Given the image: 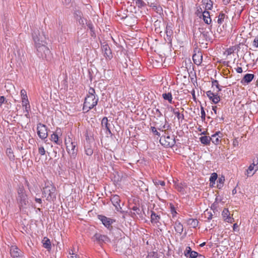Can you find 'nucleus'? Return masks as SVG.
Masks as SVG:
<instances>
[{"label":"nucleus","mask_w":258,"mask_h":258,"mask_svg":"<svg viewBox=\"0 0 258 258\" xmlns=\"http://www.w3.org/2000/svg\"><path fill=\"white\" fill-rule=\"evenodd\" d=\"M98 100L99 98L96 94L95 89L93 88L90 87L85 97L83 110L86 112H88L96 106Z\"/></svg>","instance_id":"obj_1"},{"label":"nucleus","mask_w":258,"mask_h":258,"mask_svg":"<svg viewBox=\"0 0 258 258\" xmlns=\"http://www.w3.org/2000/svg\"><path fill=\"white\" fill-rule=\"evenodd\" d=\"M17 201L20 210L26 209L29 205L28 196L23 185L19 186L17 190Z\"/></svg>","instance_id":"obj_2"},{"label":"nucleus","mask_w":258,"mask_h":258,"mask_svg":"<svg viewBox=\"0 0 258 258\" xmlns=\"http://www.w3.org/2000/svg\"><path fill=\"white\" fill-rule=\"evenodd\" d=\"M42 195L48 201H53L56 199V188L51 182H45L42 189Z\"/></svg>","instance_id":"obj_3"},{"label":"nucleus","mask_w":258,"mask_h":258,"mask_svg":"<svg viewBox=\"0 0 258 258\" xmlns=\"http://www.w3.org/2000/svg\"><path fill=\"white\" fill-rule=\"evenodd\" d=\"M46 45L47 44H42L35 46V47L36 48V53L38 56L42 59L47 60L50 58L51 53Z\"/></svg>","instance_id":"obj_4"},{"label":"nucleus","mask_w":258,"mask_h":258,"mask_svg":"<svg viewBox=\"0 0 258 258\" xmlns=\"http://www.w3.org/2000/svg\"><path fill=\"white\" fill-rule=\"evenodd\" d=\"M33 39L35 46H38L42 44H47L46 36L43 31L37 30L32 34Z\"/></svg>","instance_id":"obj_5"},{"label":"nucleus","mask_w":258,"mask_h":258,"mask_svg":"<svg viewBox=\"0 0 258 258\" xmlns=\"http://www.w3.org/2000/svg\"><path fill=\"white\" fill-rule=\"evenodd\" d=\"M92 239L93 241L96 242L99 244H102L103 243H106L109 241L108 237L104 235H102L99 233H96L92 237Z\"/></svg>","instance_id":"obj_6"},{"label":"nucleus","mask_w":258,"mask_h":258,"mask_svg":"<svg viewBox=\"0 0 258 258\" xmlns=\"http://www.w3.org/2000/svg\"><path fill=\"white\" fill-rule=\"evenodd\" d=\"M101 49L104 56L107 59H111L112 58V54L111 49L106 42H104L101 44Z\"/></svg>","instance_id":"obj_7"},{"label":"nucleus","mask_w":258,"mask_h":258,"mask_svg":"<svg viewBox=\"0 0 258 258\" xmlns=\"http://www.w3.org/2000/svg\"><path fill=\"white\" fill-rule=\"evenodd\" d=\"M10 253L13 258H23V252L16 245L11 247Z\"/></svg>","instance_id":"obj_8"},{"label":"nucleus","mask_w":258,"mask_h":258,"mask_svg":"<svg viewBox=\"0 0 258 258\" xmlns=\"http://www.w3.org/2000/svg\"><path fill=\"white\" fill-rule=\"evenodd\" d=\"M37 134L41 139H45L47 137L46 126L42 123H38L37 124Z\"/></svg>","instance_id":"obj_9"},{"label":"nucleus","mask_w":258,"mask_h":258,"mask_svg":"<svg viewBox=\"0 0 258 258\" xmlns=\"http://www.w3.org/2000/svg\"><path fill=\"white\" fill-rule=\"evenodd\" d=\"M62 136L61 130L60 128H57L55 132L51 135V140L54 143L60 144V138Z\"/></svg>","instance_id":"obj_10"},{"label":"nucleus","mask_w":258,"mask_h":258,"mask_svg":"<svg viewBox=\"0 0 258 258\" xmlns=\"http://www.w3.org/2000/svg\"><path fill=\"white\" fill-rule=\"evenodd\" d=\"M154 124L157 126V129L159 131L162 132L168 130L170 128V126L167 123L166 119H165L164 123L161 121H160V122L157 121L154 122Z\"/></svg>","instance_id":"obj_11"},{"label":"nucleus","mask_w":258,"mask_h":258,"mask_svg":"<svg viewBox=\"0 0 258 258\" xmlns=\"http://www.w3.org/2000/svg\"><path fill=\"white\" fill-rule=\"evenodd\" d=\"M98 219L102 222V224L108 228L114 222V220L103 215H98Z\"/></svg>","instance_id":"obj_12"},{"label":"nucleus","mask_w":258,"mask_h":258,"mask_svg":"<svg viewBox=\"0 0 258 258\" xmlns=\"http://www.w3.org/2000/svg\"><path fill=\"white\" fill-rule=\"evenodd\" d=\"M101 125L103 128L106 130L107 135L112 134L110 131V124L108 122V118L106 117H104L102 119Z\"/></svg>","instance_id":"obj_13"},{"label":"nucleus","mask_w":258,"mask_h":258,"mask_svg":"<svg viewBox=\"0 0 258 258\" xmlns=\"http://www.w3.org/2000/svg\"><path fill=\"white\" fill-rule=\"evenodd\" d=\"M161 220V216L160 214L156 213L154 211H151V222L152 224H156L158 223L161 224L160 221Z\"/></svg>","instance_id":"obj_14"},{"label":"nucleus","mask_w":258,"mask_h":258,"mask_svg":"<svg viewBox=\"0 0 258 258\" xmlns=\"http://www.w3.org/2000/svg\"><path fill=\"white\" fill-rule=\"evenodd\" d=\"M222 133L220 132H217L215 134L212 135L210 137V141H211L212 143L215 145H218L219 144L220 139L222 138Z\"/></svg>","instance_id":"obj_15"},{"label":"nucleus","mask_w":258,"mask_h":258,"mask_svg":"<svg viewBox=\"0 0 258 258\" xmlns=\"http://www.w3.org/2000/svg\"><path fill=\"white\" fill-rule=\"evenodd\" d=\"M206 94L208 98H211V95H212V97H214L213 102L215 104L218 103L220 101V96L218 95L217 93H213L211 91H208L206 92Z\"/></svg>","instance_id":"obj_16"},{"label":"nucleus","mask_w":258,"mask_h":258,"mask_svg":"<svg viewBox=\"0 0 258 258\" xmlns=\"http://www.w3.org/2000/svg\"><path fill=\"white\" fill-rule=\"evenodd\" d=\"M258 164V159H254L253 160V163L251 164L248 167V169L246 170L245 173L247 176L252 175L254 172L251 173V172L254 170V168Z\"/></svg>","instance_id":"obj_17"},{"label":"nucleus","mask_w":258,"mask_h":258,"mask_svg":"<svg viewBox=\"0 0 258 258\" xmlns=\"http://www.w3.org/2000/svg\"><path fill=\"white\" fill-rule=\"evenodd\" d=\"M254 75L251 74H247L242 78L241 81V83L242 84H248L254 78Z\"/></svg>","instance_id":"obj_18"},{"label":"nucleus","mask_w":258,"mask_h":258,"mask_svg":"<svg viewBox=\"0 0 258 258\" xmlns=\"http://www.w3.org/2000/svg\"><path fill=\"white\" fill-rule=\"evenodd\" d=\"M111 201L112 204L115 207L116 209L118 210V208H121L119 203H120V198L119 197L116 195H113L111 198Z\"/></svg>","instance_id":"obj_19"},{"label":"nucleus","mask_w":258,"mask_h":258,"mask_svg":"<svg viewBox=\"0 0 258 258\" xmlns=\"http://www.w3.org/2000/svg\"><path fill=\"white\" fill-rule=\"evenodd\" d=\"M203 19L204 22L207 24H210L212 22V20L210 17V13L207 11H204L202 14Z\"/></svg>","instance_id":"obj_20"},{"label":"nucleus","mask_w":258,"mask_h":258,"mask_svg":"<svg viewBox=\"0 0 258 258\" xmlns=\"http://www.w3.org/2000/svg\"><path fill=\"white\" fill-rule=\"evenodd\" d=\"M202 54L201 52L195 54L192 56V59L195 62L197 65H200L202 62Z\"/></svg>","instance_id":"obj_21"},{"label":"nucleus","mask_w":258,"mask_h":258,"mask_svg":"<svg viewBox=\"0 0 258 258\" xmlns=\"http://www.w3.org/2000/svg\"><path fill=\"white\" fill-rule=\"evenodd\" d=\"M21 96H22L23 106H24V105L29 104V102L27 98V96L26 91L25 90H22L21 91Z\"/></svg>","instance_id":"obj_22"},{"label":"nucleus","mask_w":258,"mask_h":258,"mask_svg":"<svg viewBox=\"0 0 258 258\" xmlns=\"http://www.w3.org/2000/svg\"><path fill=\"white\" fill-rule=\"evenodd\" d=\"M174 229L177 233L181 234L183 232V228L181 223L179 221H176L174 224Z\"/></svg>","instance_id":"obj_23"},{"label":"nucleus","mask_w":258,"mask_h":258,"mask_svg":"<svg viewBox=\"0 0 258 258\" xmlns=\"http://www.w3.org/2000/svg\"><path fill=\"white\" fill-rule=\"evenodd\" d=\"M171 111L176 115V116L177 117V118H178V120L181 119V120H182L184 119L183 114H180L178 111V108L174 109L172 107Z\"/></svg>","instance_id":"obj_24"},{"label":"nucleus","mask_w":258,"mask_h":258,"mask_svg":"<svg viewBox=\"0 0 258 258\" xmlns=\"http://www.w3.org/2000/svg\"><path fill=\"white\" fill-rule=\"evenodd\" d=\"M226 15L223 12H221L218 16L216 17L215 18L217 19V22L219 25L222 24L224 21V19L225 18Z\"/></svg>","instance_id":"obj_25"},{"label":"nucleus","mask_w":258,"mask_h":258,"mask_svg":"<svg viewBox=\"0 0 258 258\" xmlns=\"http://www.w3.org/2000/svg\"><path fill=\"white\" fill-rule=\"evenodd\" d=\"M43 246L48 250L51 249L50 241L47 237H44L43 240Z\"/></svg>","instance_id":"obj_26"},{"label":"nucleus","mask_w":258,"mask_h":258,"mask_svg":"<svg viewBox=\"0 0 258 258\" xmlns=\"http://www.w3.org/2000/svg\"><path fill=\"white\" fill-rule=\"evenodd\" d=\"M162 97L164 100H168L170 103H172V96L171 93H163Z\"/></svg>","instance_id":"obj_27"},{"label":"nucleus","mask_w":258,"mask_h":258,"mask_svg":"<svg viewBox=\"0 0 258 258\" xmlns=\"http://www.w3.org/2000/svg\"><path fill=\"white\" fill-rule=\"evenodd\" d=\"M203 4L205 5L206 10H211L213 7V2L211 0H203Z\"/></svg>","instance_id":"obj_28"},{"label":"nucleus","mask_w":258,"mask_h":258,"mask_svg":"<svg viewBox=\"0 0 258 258\" xmlns=\"http://www.w3.org/2000/svg\"><path fill=\"white\" fill-rule=\"evenodd\" d=\"M6 153L10 160H14L15 156L14 155L13 150L11 147L7 148Z\"/></svg>","instance_id":"obj_29"},{"label":"nucleus","mask_w":258,"mask_h":258,"mask_svg":"<svg viewBox=\"0 0 258 258\" xmlns=\"http://www.w3.org/2000/svg\"><path fill=\"white\" fill-rule=\"evenodd\" d=\"M188 224L193 228H196L198 225V221L197 219H189L187 221Z\"/></svg>","instance_id":"obj_30"},{"label":"nucleus","mask_w":258,"mask_h":258,"mask_svg":"<svg viewBox=\"0 0 258 258\" xmlns=\"http://www.w3.org/2000/svg\"><path fill=\"white\" fill-rule=\"evenodd\" d=\"M173 151L177 154H181V150L183 149V146H169Z\"/></svg>","instance_id":"obj_31"},{"label":"nucleus","mask_w":258,"mask_h":258,"mask_svg":"<svg viewBox=\"0 0 258 258\" xmlns=\"http://www.w3.org/2000/svg\"><path fill=\"white\" fill-rule=\"evenodd\" d=\"M201 143L203 144H209L210 142V137L208 136H202L200 138Z\"/></svg>","instance_id":"obj_32"},{"label":"nucleus","mask_w":258,"mask_h":258,"mask_svg":"<svg viewBox=\"0 0 258 258\" xmlns=\"http://www.w3.org/2000/svg\"><path fill=\"white\" fill-rule=\"evenodd\" d=\"M224 180L225 178L223 176L219 178L218 179L217 186L219 189H221L223 187Z\"/></svg>","instance_id":"obj_33"},{"label":"nucleus","mask_w":258,"mask_h":258,"mask_svg":"<svg viewBox=\"0 0 258 258\" xmlns=\"http://www.w3.org/2000/svg\"><path fill=\"white\" fill-rule=\"evenodd\" d=\"M132 209L134 211V214L136 215H138L139 216L141 215L142 214V210L140 209L139 207H138L137 206H134L133 207Z\"/></svg>","instance_id":"obj_34"},{"label":"nucleus","mask_w":258,"mask_h":258,"mask_svg":"<svg viewBox=\"0 0 258 258\" xmlns=\"http://www.w3.org/2000/svg\"><path fill=\"white\" fill-rule=\"evenodd\" d=\"M67 150L69 154L75 155L76 153L75 147L76 146H66Z\"/></svg>","instance_id":"obj_35"},{"label":"nucleus","mask_w":258,"mask_h":258,"mask_svg":"<svg viewBox=\"0 0 258 258\" xmlns=\"http://www.w3.org/2000/svg\"><path fill=\"white\" fill-rule=\"evenodd\" d=\"M212 85L213 88H214V87H215L218 89L217 92H219V91H221L222 89H221V88L219 84L218 81L217 80H214L212 81Z\"/></svg>","instance_id":"obj_36"},{"label":"nucleus","mask_w":258,"mask_h":258,"mask_svg":"<svg viewBox=\"0 0 258 258\" xmlns=\"http://www.w3.org/2000/svg\"><path fill=\"white\" fill-rule=\"evenodd\" d=\"M86 154L88 156H91L93 153V149L91 146H85Z\"/></svg>","instance_id":"obj_37"},{"label":"nucleus","mask_w":258,"mask_h":258,"mask_svg":"<svg viewBox=\"0 0 258 258\" xmlns=\"http://www.w3.org/2000/svg\"><path fill=\"white\" fill-rule=\"evenodd\" d=\"M152 113L154 114V117H160L162 116V114L161 111L158 108H155L152 110Z\"/></svg>","instance_id":"obj_38"},{"label":"nucleus","mask_w":258,"mask_h":258,"mask_svg":"<svg viewBox=\"0 0 258 258\" xmlns=\"http://www.w3.org/2000/svg\"><path fill=\"white\" fill-rule=\"evenodd\" d=\"M218 176L216 173H213L212 174L210 178V181L213 184H215L216 180L217 179Z\"/></svg>","instance_id":"obj_39"},{"label":"nucleus","mask_w":258,"mask_h":258,"mask_svg":"<svg viewBox=\"0 0 258 258\" xmlns=\"http://www.w3.org/2000/svg\"><path fill=\"white\" fill-rule=\"evenodd\" d=\"M150 130L154 135L157 136L158 137H160L161 136L160 133L157 131V128L155 126H151Z\"/></svg>","instance_id":"obj_40"},{"label":"nucleus","mask_w":258,"mask_h":258,"mask_svg":"<svg viewBox=\"0 0 258 258\" xmlns=\"http://www.w3.org/2000/svg\"><path fill=\"white\" fill-rule=\"evenodd\" d=\"M170 210L171 213L172 214V217L174 218L175 216H176L177 212L176 211L174 206L172 204H170Z\"/></svg>","instance_id":"obj_41"},{"label":"nucleus","mask_w":258,"mask_h":258,"mask_svg":"<svg viewBox=\"0 0 258 258\" xmlns=\"http://www.w3.org/2000/svg\"><path fill=\"white\" fill-rule=\"evenodd\" d=\"M175 188L179 192L181 193L184 192V189L181 183L177 184L175 185Z\"/></svg>","instance_id":"obj_42"},{"label":"nucleus","mask_w":258,"mask_h":258,"mask_svg":"<svg viewBox=\"0 0 258 258\" xmlns=\"http://www.w3.org/2000/svg\"><path fill=\"white\" fill-rule=\"evenodd\" d=\"M222 215L224 219L229 217L230 216V212L229 210L226 208L224 209Z\"/></svg>","instance_id":"obj_43"},{"label":"nucleus","mask_w":258,"mask_h":258,"mask_svg":"<svg viewBox=\"0 0 258 258\" xmlns=\"http://www.w3.org/2000/svg\"><path fill=\"white\" fill-rule=\"evenodd\" d=\"M191 248L189 246H187L185 250L184 251V254L186 257H188L190 255V252L191 251Z\"/></svg>","instance_id":"obj_44"},{"label":"nucleus","mask_w":258,"mask_h":258,"mask_svg":"<svg viewBox=\"0 0 258 258\" xmlns=\"http://www.w3.org/2000/svg\"><path fill=\"white\" fill-rule=\"evenodd\" d=\"M136 5L139 8H142L145 6V3L142 0H136Z\"/></svg>","instance_id":"obj_45"},{"label":"nucleus","mask_w":258,"mask_h":258,"mask_svg":"<svg viewBox=\"0 0 258 258\" xmlns=\"http://www.w3.org/2000/svg\"><path fill=\"white\" fill-rule=\"evenodd\" d=\"M146 258H158V254L155 252H151L148 253Z\"/></svg>","instance_id":"obj_46"},{"label":"nucleus","mask_w":258,"mask_h":258,"mask_svg":"<svg viewBox=\"0 0 258 258\" xmlns=\"http://www.w3.org/2000/svg\"><path fill=\"white\" fill-rule=\"evenodd\" d=\"M25 107V111H24V112L25 113V116L27 118H29V109H30V105L29 104L28 105H24Z\"/></svg>","instance_id":"obj_47"},{"label":"nucleus","mask_w":258,"mask_h":258,"mask_svg":"<svg viewBox=\"0 0 258 258\" xmlns=\"http://www.w3.org/2000/svg\"><path fill=\"white\" fill-rule=\"evenodd\" d=\"M153 9L158 14H161L162 13L163 10L160 6H154Z\"/></svg>","instance_id":"obj_48"},{"label":"nucleus","mask_w":258,"mask_h":258,"mask_svg":"<svg viewBox=\"0 0 258 258\" xmlns=\"http://www.w3.org/2000/svg\"><path fill=\"white\" fill-rule=\"evenodd\" d=\"M199 256V253L195 251H191L188 258H197Z\"/></svg>","instance_id":"obj_49"},{"label":"nucleus","mask_w":258,"mask_h":258,"mask_svg":"<svg viewBox=\"0 0 258 258\" xmlns=\"http://www.w3.org/2000/svg\"><path fill=\"white\" fill-rule=\"evenodd\" d=\"M87 26L89 28V29L91 30L92 34L91 36H93L94 35H95V33L94 32V27L93 24L91 22H89L87 23Z\"/></svg>","instance_id":"obj_50"},{"label":"nucleus","mask_w":258,"mask_h":258,"mask_svg":"<svg viewBox=\"0 0 258 258\" xmlns=\"http://www.w3.org/2000/svg\"><path fill=\"white\" fill-rule=\"evenodd\" d=\"M199 30H200V32H201V33L203 35V36H204V37L206 39H207V38H208L209 37V33L208 32H205L203 31L204 28H200Z\"/></svg>","instance_id":"obj_51"},{"label":"nucleus","mask_w":258,"mask_h":258,"mask_svg":"<svg viewBox=\"0 0 258 258\" xmlns=\"http://www.w3.org/2000/svg\"><path fill=\"white\" fill-rule=\"evenodd\" d=\"M218 204V197L215 199V201L211 206V209L215 210L217 208Z\"/></svg>","instance_id":"obj_52"},{"label":"nucleus","mask_w":258,"mask_h":258,"mask_svg":"<svg viewBox=\"0 0 258 258\" xmlns=\"http://www.w3.org/2000/svg\"><path fill=\"white\" fill-rule=\"evenodd\" d=\"M201 117L203 119H205L206 113L204 111V107L203 106L201 107Z\"/></svg>","instance_id":"obj_53"},{"label":"nucleus","mask_w":258,"mask_h":258,"mask_svg":"<svg viewBox=\"0 0 258 258\" xmlns=\"http://www.w3.org/2000/svg\"><path fill=\"white\" fill-rule=\"evenodd\" d=\"M39 153L41 155H43L45 154V150L42 146H41L38 149Z\"/></svg>","instance_id":"obj_54"},{"label":"nucleus","mask_w":258,"mask_h":258,"mask_svg":"<svg viewBox=\"0 0 258 258\" xmlns=\"http://www.w3.org/2000/svg\"><path fill=\"white\" fill-rule=\"evenodd\" d=\"M224 221H225L227 222L232 223L234 222V219L232 217H231L230 216L224 219Z\"/></svg>","instance_id":"obj_55"},{"label":"nucleus","mask_w":258,"mask_h":258,"mask_svg":"<svg viewBox=\"0 0 258 258\" xmlns=\"http://www.w3.org/2000/svg\"><path fill=\"white\" fill-rule=\"evenodd\" d=\"M205 215H207V219H208V221H209L210 220H211L212 219L213 215H212V213L208 212L207 213H205Z\"/></svg>","instance_id":"obj_56"},{"label":"nucleus","mask_w":258,"mask_h":258,"mask_svg":"<svg viewBox=\"0 0 258 258\" xmlns=\"http://www.w3.org/2000/svg\"><path fill=\"white\" fill-rule=\"evenodd\" d=\"M155 184L156 185H160L161 186H164L165 185V182L162 180H157L155 182Z\"/></svg>","instance_id":"obj_57"},{"label":"nucleus","mask_w":258,"mask_h":258,"mask_svg":"<svg viewBox=\"0 0 258 258\" xmlns=\"http://www.w3.org/2000/svg\"><path fill=\"white\" fill-rule=\"evenodd\" d=\"M253 45L256 47L258 48V37H255L253 42Z\"/></svg>","instance_id":"obj_58"},{"label":"nucleus","mask_w":258,"mask_h":258,"mask_svg":"<svg viewBox=\"0 0 258 258\" xmlns=\"http://www.w3.org/2000/svg\"><path fill=\"white\" fill-rule=\"evenodd\" d=\"M69 254L71 255L70 258H77V254H75L73 250L70 251Z\"/></svg>","instance_id":"obj_59"},{"label":"nucleus","mask_w":258,"mask_h":258,"mask_svg":"<svg viewBox=\"0 0 258 258\" xmlns=\"http://www.w3.org/2000/svg\"><path fill=\"white\" fill-rule=\"evenodd\" d=\"M236 71L238 73H241L242 72V69L241 67H238Z\"/></svg>","instance_id":"obj_60"},{"label":"nucleus","mask_w":258,"mask_h":258,"mask_svg":"<svg viewBox=\"0 0 258 258\" xmlns=\"http://www.w3.org/2000/svg\"><path fill=\"white\" fill-rule=\"evenodd\" d=\"M35 201L37 202V203H38L39 204H41L42 203V200L41 199H39V198H35Z\"/></svg>","instance_id":"obj_61"},{"label":"nucleus","mask_w":258,"mask_h":258,"mask_svg":"<svg viewBox=\"0 0 258 258\" xmlns=\"http://www.w3.org/2000/svg\"><path fill=\"white\" fill-rule=\"evenodd\" d=\"M212 110L214 111V113L215 114H217V106H213L212 107Z\"/></svg>","instance_id":"obj_62"},{"label":"nucleus","mask_w":258,"mask_h":258,"mask_svg":"<svg viewBox=\"0 0 258 258\" xmlns=\"http://www.w3.org/2000/svg\"><path fill=\"white\" fill-rule=\"evenodd\" d=\"M198 258H206L204 255L202 254H199V256L197 257Z\"/></svg>","instance_id":"obj_63"},{"label":"nucleus","mask_w":258,"mask_h":258,"mask_svg":"<svg viewBox=\"0 0 258 258\" xmlns=\"http://www.w3.org/2000/svg\"><path fill=\"white\" fill-rule=\"evenodd\" d=\"M233 230H235V229L236 228V227H238L237 224L235 223L234 225H233Z\"/></svg>","instance_id":"obj_64"}]
</instances>
